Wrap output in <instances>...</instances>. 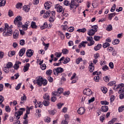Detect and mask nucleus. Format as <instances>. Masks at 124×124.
Wrapping results in <instances>:
<instances>
[{
    "label": "nucleus",
    "instance_id": "1",
    "mask_svg": "<svg viewBox=\"0 0 124 124\" xmlns=\"http://www.w3.org/2000/svg\"><path fill=\"white\" fill-rule=\"evenodd\" d=\"M63 93V89L62 88H59L57 91L53 92H52V95L53 97H51V100L52 102H55L57 100V98L55 96H60L61 93Z\"/></svg>",
    "mask_w": 124,
    "mask_h": 124
},
{
    "label": "nucleus",
    "instance_id": "2",
    "mask_svg": "<svg viewBox=\"0 0 124 124\" xmlns=\"http://www.w3.org/2000/svg\"><path fill=\"white\" fill-rule=\"evenodd\" d=\"M19 110H20L15 112V116L16 117L17 120H20V117L22 116V114L24 112H25L26 109L25 108H19Z\"/></svg>",
    "mask_w": 124,
    "mask_h": 124
},
{
    "label": "nucleus",
    "instance_id": "3",
    "mask_svg": "<svg viewBox=\"0 0 124 124\" xmlns=\"http://www.w3.org/2000/svg\"><path fill=\"white\" fill-rule=\"evenodd\" d=\"M64 71L63 68L62 67H57L56 69H53V74L56 76H59L61 73H62Z\"/></svg>",
    "mask_w": 124,
    "mask_h": 124
},
{
    "label": "nucleus",
    "instance_id": "4",
    "mask_svg": "<svg viewBox=\"0 0 124 124\" xmlns=\"http://www.w3.org/2000/svg\"><path fill=\"white\" fill-rule=\"evenodd\" d=\"M12 33H13V31H12V29H9L7 30V31H5L3 32V36L4 37L6 36H11L12 35Z\"/></svg>",
    "mask_w": 124,
    "mask_h": 124
},
{
    "label": "nucleus",
    "instance_id": "5",
    "mask_svg": "<svg viewBox=\"0 0 124 124\" xmlns=\"http://www.w3.org/2000/svg\"><path fill=\"white\" fill-rule=\"evenodd\" d=\"M86 40L90 42V44H88V46H93L94 44V41H93V37L87 36L86 37Z\"/></svg>",
    "mask_w": 124,
    "mask_h": 124
},
{
    "label": "nucleus",
    "instance_id": "6",
    "mask_svg": "<svg viewBox=\"0 0 124 124\" xmlns=\"http://www.w3.org/2000/svg\"><path fill=\"white\" fill-rule=\"evenodd\" d=\"M43 80V78L42 77L40 76L36 78V81H37V84L40 87L42 86V81Z\"/></svg>",
    "mask_w": 124,
    "mask_h": 124
},
{
    "label": "nucleus",
    "instance_id": "7",
    "mask_svg": "<svg viewBox=\"0 0 124 124\" xmlns=\"http://www.w3.org/2000/svg\"><path fill=\"white\" fill-rule=\"evenodd\" d=\"M83 93L84 94H85V95H92L93 92H92V90L89 88H85L83 90Z\"/></svg>",
    "mask_w": 124,
    "mask_h": 124
},
{
    "label": "nucleus",
    "instance_id": "8",
    "mask_svg": "<svg viewBox=\"0 0 124 124\" xmlns=\"http://www.w3.org/2000/svg\"><path fill=\"white\" fill-rule=\"evenodd\" d=\"M27 100V96L26 94H23V96H22L20 98V101L19 105H23L25 103V101Z\"/></svg>",
    "mask_w": 124,
    "mask_h": 124
},
{
    "label": "nucleus",
    "instance_id": "9",
    "mask_svg": "<svg viewBox=\"0 0 124 124\" xmlns=\"http://www.w3.org/2000/svg\"><path fill=\"white\" fill-rule=\"evenodd\" d=\"M34 51L33 50L31 49H28L26 51V56L28 57V58H31V56H33Z\"/></svg>",
    "mask_w": 124,
    "mask_h": 124
},
{
    "label": "nucleus",
    "instance_id": "10",
    "mask_svg": "<svg viewBox=\"0 0 124 124\" xmlns=\"http://www.w3.org/2000/svg\"><path fill=\"white\" fill-rule=\"evenodd\" d=\"M55 8L57 10V12L59 13L62 11V7L59 4L55 5Z\"/></svg>",
    "mask_w": 124,
    "mask_h": 124
},
{
    "label": "nucleus",
    "instance_id": "11",
    "mask_svg": "<svg viewBox=\"0 0 124 124\" xmlns=\"http://www.w3.org/2000/svg\"><path fill=\"white\" fill-rule=\"evenodd\" d=\"M85 111L86 109H85V108L83 107H80L78 109V113L79 115H83V114H85Z\"/></svg>",
    "mask_w": 124,
    "mask_h": 124
},
{
    "label": "nucleus",
    "instance_id": "12",
    "mask_svg": "<svg viewBox=\"0 0 124 124\" xmlns=\"http://www.w3.org/2000/svg\"><path fill=\"white\" fill-rule=\"evenodd\" d=\"M108 110H109V108L107 106H103L101 108V112H103L104 113H106V112H108Z\"/></svg>",
    "mask_w": 124,
    "mask_h": 124
},
{
    "label": "nucleus",
    "instance_id": "13",
    "mask_svg": "<svg viewBox=\"0 0 124 124\" xmlns=\"http://www.w3.org/2000/svg\"><path fill=\"white\" fill-rule=\"evenodd\" d=\"M21 21H22V17H21V16H17L15 19L14 23L15 25H17L18 22H21Z\"/></svg>",
    "mask_w": 124,
    "mask_h": 124
},
{
    "label": "nucleus",
    "instance_id": "14",
    "mask_svg": "<svg viewBox=\"0 0 124 124\" xmlns=\"http://www.w3.org/2000/svg\"><path fill=\"white\" fill-rule=\"evenodd\" d=\"M95 32H96V31L93 29H90L88 30V34L90 36H92V35H94Z\"/></svg>",
    "mask_w": 124,
    "mask_h": 124
},
{
    "label": "nucleus",
    "instance_id": "15",
    "mask_svg": "<svg viewBox=\"0 0 124 124\" xmlns=\"http://www.w3.org/2000/svg\"><path fill=\"white\" fill-rule=\"evenodd\" d=\"M25 53H26V48L25 47L20 49L18 53L19 57L23 56Z\"/></svg>",
    "mask_w": 124,
    "mask_h": 124
},
{
    "label": "nucleus",
    "instance_id": "16",
    "mask_svg": "<svg viewBox=\"0 0 124 124\" xmlns=\"http://www.w3.org/2000/svg\"><path fill=\"white\" fill-rule=\"evenodd\" d=\"M19 31L15 30L13 32V37L15 39H17L19 37Z\"/></svg>",
    "mask_w": 124,
    "mask_h": 124
},
{
    "label": "nucleus",
    "instance_id": "17",
    "mask_svg": "<svg viewBox=\"0 0 124 124\" xmlns=\"http://www.w3.org/2000/svg\"><path fill=\"white\" fill-rule=\"evenodd\" d=\"M45 9L48 10L51 7V2H46L44 4Z\"/></svg>",
    "mask_w": 124,
    "mask_h": 124
},
{
    "label": "nucleus",
    "instance_id": "18",
    "mask_svg": "<svg viewBox=\"0 0 124 124\" xmlns=\"http://www.w3.org/2000/svg\"><path fill=\"white\" fill-rule=\"evenodd\" d=\"M89 71L90 72H93V70H94V65L93 63H91L89 66Z\"/></svg>",
    "mask_w": 124,
    "mask_h": 124
},
{
    "label": "nucleus",
    "instance_id": "19",
    "mask_svg": "<svg viewBox=\"0 0 124 124\" xmlns=\"http://www.w3.org/2000/svg\"><path fill=\"white\" fill-rule=\"evenodd\" d=\"M46 15H47V16H48V15L49 16H55V15H56V12H55V11H48V12H46Z\"/></svg>",
    "mask_w": 124,
    "mask_h": 124
},
{
    "label": "nucleus",
    "instance_id": "20",
    "mask_svg": "<svg viewBox=\"0 0 124 124\" xmlns=\"http://www.w3.org/2000/svg\"><path fill=\"white\" fill-rule=\"evenodd\" d=\"M30 65V63H27L26 65L24 66V68L23 70L24 72H27V71L29 70Z\"/></svg>",
    "mask_w": 124,
    "mask_h": 124
},
{
    "label": "nucleus",
    "instance_id": "21",
    "mask_svg": "<svg viewBox=\"0 0 124 124\" xmlns=\"http://www.w3.org/2000/svg\"><path fill=\"white\" fill-rule=\"evenodd\" d=\"M30 9H31L30 6L24 5L23 7V10L26 12H29L30 11Z\"/></svg>",
    "mask_w": 124,
    "mask_h": 124
},
{
    "label": "nucleus",
    "instance_id": "22",
    "mask_svg": "<svg viewBox=\"0 0 124 124\" xmlns=\"http://www.w3.org/2000/svg\"><path fill=\"white\" fill-rule=\"evenodd\" d=\"M46 28H48V24L47 22H45L43 25L40 27L41 30H45Z\"/></svg>",
    "mask_w": 124,
    "mask_h": 124
},
{
    "label": "nucleus",
    "instance_id": "23",
    "mask_svg": "<svg viewBox=\"0 0 124 124\" xmlns=\"http://www.w3.org/2000/svg\"><path fill=\"white\" fill-rule=\"evenodd\" d=\"M101 46H102L101 44H98L96 46H94V50L95 51H98L101 48Z\"/></svg>",
    "mask_w": 124,
    "mask_h": 124
},
{
    "label": "nucleus",
    "instance_id": "24",
    "mask_svg": "<svg viewBox=\"0 0 124 124\" xmlns=\"http://www.w3.org/2000/svg\"><path fill=\"white\" fill-rule=\"evenodd\" d=\"M31 27L32 29H37V26H36V23L35 22L32 21L31 22Z\"/></svg>",
    "mask_w": 124,
    "mask_h": 124
},
{
    "label": "nucleus",
    "instance_id": "25",
    "mask_svg": "<svg viewBox=\"0 0 124 124\" xmlns=\"http://www.w3.org/2000/svg\"><path fill=\"white\" fill-rule=\"evenodd\" d=\"M70 8H74L75 7V0H72L70 5Z\"/></svg>",
    "mask_w": 124,
    "mask_h": 124
},
{
    "label": "nucleus",
    "instance_id": "26",
    "mask_svg": "<svg viewBox=\"0 0 124 124\" xmlns=\"http://www.w3.org/2000/svg\"><path fill=\"white\" fill-rule=\"evenodd\" d=\"M88 43V42L87 41H82L81 43L79 44L78 46H80V47H86V45Z\"/></svg>",
    "mask_w": 124,
    "mask_h": 124
},
{
    "label": "nucleus",
    "instance_id": "27",
    "mask_svg": "<svg viewBox=\"0 0 124 124\" xmlns=\"http://www.w3.org/2000/svg\"><path fill=\"white\" fill-rule=\"evenodd\" d=\"M15 54H16V52H15V51L14 50H13V51H11L10 52L8 53V56L9 57L11 58V57H13V56H14Z\"/></svg>",
    "mask_w": 124,
    "mask_h": 124
},
{
    "label": "nucleus",
    "instance_id": "28",
    "mask_svg": "<svg viewBox=\"0 0 124 124\" xmlns=\"http://www.w3.org/2000/svg\"><path fill=\"white\" fill-rule=\"evenodd\" d=\"M6 3V0H0V6H4Z\"/></svg>",
    "mask_w": 124,
    "mask_h": 124
},
{
    "label": "nucleus",
    "instance_id": "29",
    "mask_svg": "<svg viewBox=\"0 0 124 124\" xmlns=\"http://www.w3.org/2000/svg\"><path fill=\"white\" fill-rule=\"evenodd\" d=\"M70 62V59L68 57H67L64 60V61L62 62L64 64H66V63H68V62Z\"/></svg>",
    "mask_w": 124,
    "mask_h": 124
},
{
    "label": "nucleus",
    "instance_id": "30",
    "mask_svg": "<svg viewBox=\"0 0 124 124\" xmlns=\"http://www.w3.org/2000/svg\"><path fill=\"white\" fill-rule=\"evenodd\" d=\"M120 43V40L118 39H116L114 40V41L112 42V44L113 45H117V44H119Z\"/></svg>",
    "mask_w": 124,
    "mask_h": 124
},
{
    "label": "nucleus",
    "instance_id": "31",
    "mask_svg": "<svg viewBox=\"0 0 124 124\" xmlns=\"http://www.w3.org/2000/svg\"><path fill=\"white\" fill-rule=\"evenodd\" d=\"M113 30V27H112V25L109 24L108 26L107 27V31H111Z\"/></svg>",
    "mask_w": 124,
    "mask_h": 124
},
{
    "label": "nucleus",
    "instance_id": "32",
    "mask_svg": "<svg viewBox=\"0 0 124 124\" xmlns=\"http://www.w3.org/2000/svg\"><path fill=\"white\" fill-rule=\"evenodd\" d=\"M13 66V64L12 63V62H9L7 63V64H6V67H7V68H8L9 69V68H11V67Z\"/></svg>",
    "mask_w": 124,
    "mask_h": 124
},
{
    "label": "nucleus",
    "instance_id": "33",
    "mask_svg": "<svg viewBox=\"0 0 124 124\" xmlns=\"http://www.w3.org/2000/svg\"><path fill=\"white\" fill-rule=\"evenodd\" d=\"M44 98L46 100H49L50 99V96L48 93H46L44 95Z\"/></svg>",
    "mask_w": 124,
    "mask_h": 124
},
{
    "label": "nucleus",
    "instance_id": "34",
    "mask_svg": "<svg viewBox=\"0 0 124 124\" xmlns=\"http://www.w3.org/2000/svg\"><path fill=\"white\" fill-rule=\"evenodd\" d=\"M22 6H23V4H22V3H17L16 5V7L18 9H21V8H22Z\"/></svg>",
    "mask_w": 124,
    "mask_h": 124
},
{
    "label": "nucleus",
    "instance_id": "35",
    "mask_svg": "<svg viewBox=\"0 0 124 124\" xmlns=\"http://www.w3.org/2000/svg\"><path fill=\"white\" fill-rule=\"evenodd\" d=\"M50 104V103L48 101V100H45L43 101V105L45 106H49V105Z\"/></svg>",
    "mask_w": 124,
    "mask_h": 124
},
{
    "label": "nucleus",
    "instance_id": "36",
    "mask_svg": "<svg viewBox=\"0 0 124 124\" xmlns=\"http://www.w3.org/2000/svg\"><path fill=\"white\" fill-rule=\"evenodd\" d=\"M87 29H86L85 28H83L81 29H78L77 31H78V32H83V33H84V32H85V31H86Z\"/></svg>",
    "mask_w": 124,
    "mask_h": 124
},
{
    "label": "nucleus",
    "instance_id": "37",
    "mask_svg": "<svg viewBox=\"0 0 124 124\" xmlns=\"http://www.w3.org/2000/svg\"><path fill=\"white\" fill-rule=\"evenodd\" d=\"M59 34L61 36V39H64V34H63L62 32L59 31Z\"/></svg>",
    "mask_w": 124,
    "mask_h": 124
},
{
    "label": "nucleus",
    "instance_id": "38",
    "mask_svg": "<svg viewBox=\"0 0 124 124\" xmlns=\"http://www.w3.org/2000/svg\"><path fill=\"white\" fill-rule=\"evenodd\" d=\"M44 121L46 123H50L51 122V118L48 117H46L45 118Z\"/></svg>",
    "mask_w": 124,
    "mask_h": 124
},
{
    "label": "nucleus",
    "instance_id": "39",
    "mask_svg": "<svg viewBox=\"0 0 124 124\" xmlns=\"http://www.w3.org/2000/svg\"><path fill=\"white\" fill-rule=\"evenodd\" d=\"M19 44L20 45H21V46H24V45L26 44L25 40L24 39L20 40L19 41Z\"/></svg>",
    "mask_w": 124,
    "mask_h": 124
},
{
    "label": "nucleus",
    "instance_id": "40",
    "mask_svg": "<svg viewBox=\"0 0 124 124\" xmlns=\"http://www.w3.org/2000/svg\"><path fill=\"white\" fill-rule=\"evenodd\" d=\"M100 103L102 105H109V102L107 101H101Z\"/></svg>",
    "mask_w": 124,
    "mask_h": 124
},
{
    "label": "nucleus",
    "instance_id": "41",
    "mask_svg": "<svg viewBox=\"0 0 124 124\" xmlns=\"http://www.w3.org/2000/svg\"><path fill=\"white\" fill-rule=\"evenodd\" d=\"M109 46H110V44L108 42H106L103 45V48H107V47H109Z\"/></svg>",
    "mask_w": 124,
    "mask_h": 124
},
{
    "label": "nucleus",
    "instance_id": "42",
    "mask_svg": "<svg viewBox=\"0 0 124 124\" xmlns=\"http://www.w3.org/2000/svg\"><path fill=\"white\" fill-rule=\"evenodd\" d=\"M124 110V106H121L118 108V111L119 113H121V112H123Z\"/></svg>",
    "mask_w": 124,
    "mask_h": 124
},
{
    "label": "nucleus",
    "instance_id": "43",
    "mask_svg": "<svg viewBox=\"0 0 124 124\" xmlns=\"http://www.w3.org/2000/svg\"><path fill=\"white\" fill-rule=\"evenodd\" d=\"M3 70L4 71L5 73H8L9 72V69L7 67H3Z\"/></svg>",
    "mask_w": 124,
    "mask_h": 124
},
{
    "label": "nucleus",
    "instance_id": "44",
    "mask_svg": "<svg viewBox=\"0 0 124 124\" xmlns=\"http://www.w3.org/2000/svg\"><path fill=\"white\" fill-rule=\"evenodd\" d=\"M101 90L102 92V93H107V88H106V87H102L101 88Z\"/></svg>",
    "mask_w": 124,
    "mask_h": 124
},
{
    "label": "nucleus",
    "instance_id": "45",
    "mask_svg": "<svg viewBox=\"0 0 124 124\" xmlns=\"http://www.w3.org/2000/svg\"><path fill=\"white\" fill-rule=\"evenodd\" d=\"M40 67L42 70H45L46 69V64H42V65H40Z\"/></svg>",
    "mask_w": 124,
    "mask_h": 124
},
{
    "label": "nucleus",
    "instance_id": "46",
    "mask_svg": "<svg viewBox=\"0 0 124 124\" xmlns=\"http://www.w3.org/2000/svg\"><path fill=\"white\" fill-rule=\"evenodd\" d=\"M55 56H56V57L57 58H61V57L62 56V53H61V52H55Z\"/></svg>",
    "mask_w": 124,
    "mask_h": 124
},
{
    "label": "nucleus",
    "instance_id": "47",
    "mask_svg": "<svg viewBox=\"0 0 124 124\" xmlns=\"http://www.w3.org/2000/svg\"><path fill=\"white\" fill-rule=\"evenodd\" d=\"M53 72V71H52V70L51 69H49V70H48L47 71H46V75H48L50 76L51 75V74H52V73Z\"/></svg>",
    "mask_w": 124,
    "mask_h": 124
},
{
    "label": "nucleus",
    "instance_id": "48",
    "mask_svg": "<svg viewBox=\"0 0 124 124\" xmlns=\"http://www.w3.org/2000/svg\"><path fill=\"white\" fill-rule=\"evenodd\" d=\"M81 61H83V58H79L78 59L76 60V63H77V64H79L80 63V62H81Z\"/></svg>",
    "mask_w": 124,
    "mask_h": 124
},
{
    "label": "nucleus",
    "instance_id": "49",
    "mask_svg": "<svg viewBox=\"0 0 124 124\" xmlns=\"http://www.w3.org/2000/svg\"><path fill=\"white\" fill-rule=\"evenodd\" d=\"M48 82V81H47V80L46 79H44L43 78V80L42 81V85L43 84V85L44 86H46V85H47V83Z\"/></svg>",
    "mask_w": 124,
    "mask_h": 124
},
{
    "label": "nucleus",
    "instance_id": "50",
    "mask_svg": "<svg viewBox=\"0 0 124 124\" xmlns=\"http://www.w3.org/2000/svg\"><path fill=\"white\" fill-rule=\"evenodd\" d=\"M94 39L95 41H99V40H100V36L95 35L94 36Z\"/></svg>",
    "mask_w": 124,
    "mask_h": 124
},
{
    "label": "nucleus",
    "instance_id": "51",
    "mask_svg": "<svg viewBox=\"0 0 124 124\" xmlns=\"http://www.w3.org/2000/svg\"><path fill=\"white\" fill-rule=\"evenodd\" d=\"M54 21H55V16H50V17L49 18V21L50 22H54Z\"/></svg>",
    "mask_w": 124,
    "mask_h": 124
},
{
    "label": "nucleus",
    "instance_id": "52",
    "mask_svg": "<svg viewBox=\"0 0 124 124\" xmlns=\"http://www.w3.org/2000/svg\"><path fill=\"white\" fill-rule=\"evenodd\" d=\"M65 121H69L70 120L69 115L65 114L64 115Z\"/></svg>",
    "mask_w": 124,
    "mask_h": 124
},
{
    "label": "nucleus",
    "instance_id": "53",
    "mask_svg": "<svg viewBox=\"0 0 124 124\" xmlns=\"http://www.w3.org/2000/svg\"><path fill=\"white\" fill-rule=\"evenodd\" d=\"M22 85L21 83H19L16 87V91H18L20 88H21V85Z\"/></svg>",
    "mask_w": 124,
    "mask_h": 124
},
{
    "label": "nucleus",
    "instance_id": "54",
    "mask_svg": "<svg viewBox=\"0 0 124 124\" xmlns=\"http://www.w3.org/2000/svg\"><path fill=\"white\" fill-rule=\"evenodd\" d=\"M99 77L98 76H96L94 77V81H95V82H99Z\"/></svg>",
    "mask_w": 124,
    "mask_h": 124
},
{
    "label": "nucleus",
    "instance_id": "55",
    "mask_svg": "<svg viewBox=\"0 0 124 124\" xmlns=\"http://www.w3.org/2000/svg\"><path fill=\"white\" fill-rule=\"evenodd\" d=\"M56 113H57V110H52L50 111L49 112V113L52 116H54V115H55Z\"/></svg>",
    "mask_w": 124,
    "mask_h": 124
},
{
    "label": "nucleus",
    "instance_id": "56",
    "mask_svg": "<svg viewBox=\"0 0 124 124\" xmlns=\"http://www.w3.org/2000/svg\"><path fill=\"white\" fill-rule=\"evenodd\" d=\"M116 9V4H113V6L112 7L111 9H110L111 12H114Z\"/></svg>",
    "mask_w": 124,
    "mask_h": 124
},
{
    "label": "nucleus",
    "instance_id": "57",
    "mask_svg": "<svg viewBox=\"0 0 124 124\" xmlns=\"http://www.w3.org/2000/svg\"><path fill=\"white\" fill-rule=\"evenodd\" d=\"M9 29H10V27H9L8 24L7 23L5 24V31H7V30H9Z\"/></svg>",
    "mask_w": 124,
    "mask_h": 124
},
{
    "label": "nucleus",
    "instance_id": "58",
    "mask_svg": "<svg viewBox=\"0 0 124 124\" xmlns=\"http://www.w3.org/2000/svg\"><path fill=\"white\" fill-rule=\"evenodd\" d=\"M115 98H116V97L115 96V95H111L110 97V102L112 103V102H113V101H114L115 100Z\"/></svg>",
    "mask_w": 124,
    "mask_h": 124
},
{
    "label": "nucleus",
    "instance_id": "59",
    "mask_svg": "<svg viewBox=\"0 0 124 124\" xmlns=\"http://www.w3.org/2000/svg\"><path fill=\"white\" fill-rule=\"evenodd\" d=\"M116 84V81H112L108 83V86H113Z\"/></svg>",
    "mask_w": 124,
    "mask_h": 124
},
{
    "label": "nucleus",
    "instance_id": "60",
    "mask_svg": "<svg viewBox=\"0 0 124 124\" xmlns=\"http://www.w3.org/2000/svg\"><path fill=\"white\" fill-rule=\"evenodd\" d=\"M74 31V27H71L68 29V31H69L70 32H72Z\"/></svg>",
    "mask_w": 124,
    "mask_h": 124
},
{
    "label": "nucleus",
    "instance_id": "61",
    "mask_svg": "<svg viewBox=\"0 0 124 124\" xmlns=\"http://www.w3.org/2000/svg\"><path fill=\"white\" fill-rule=\"evenodd\" d=\"M5 108L6 111L8 113H9V112H10V107H9V106H6Z\"/></svg>",
    "mask_w": 124,
    "mask_h": 124
},
{
    "label": "nucleus",
    "instance_id": "62",
    "mask_svg": "<svg viewBox=\"0 0 124 124\" xmlns=\"http://www.w3.org/2000/svg\"><path fill=\"white\" fill-rule=\"evenodd\" d=\"M19 65H18L17 63H16V64L14 66V69H16V70H17V69H19Z\"/></svg>",
    "mask_w": 124,
    "mask_h": 124
},
{
    "label": "nucleus",
    "instance_id": "63",
    "mask_svg": "<svg viewBox=\"0 0 124 124\" xmlns=\"http://www.w3.org/2000/svg\"><path fill=\"white\" fill-rule=\"evenodd\" d=\"M104 81H105V82H109V80H110V78H109V77L108 76H106L105 78H104Z\"/></svg>",
    "mask_w": 124,
    "mask_h": 124
},
{
    "label": "nucleus",
    "instance_id": "64",
    "mask_svg": "<svg viewBox=\"0 0 124 124\" xmlns=\"http://www.w3.org/2000/svg\"><path fill=\"white\" fill-rule=\"evenodd\" d=\"M124 97V92H121V94H120V99H123Z\"/></svg>",
    "mask_w": 124,
    "mask_h": 124
}]
</instances>
